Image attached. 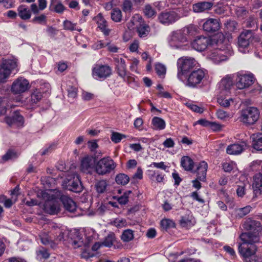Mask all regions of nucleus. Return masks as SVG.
<instances>
[{
  "instance_id": "nucleus-48",
  "label": "nucleus",
  "mask_w": 262,
  "mask_h": 262,
  "mask_svg": "<svg viewBox=\"0 0 262 262\" xmlns=\"http://www.w3.org/2000/svg\"><path fill=\"white\" fill-rule=\"evenodd\" d=\"M252 209L250 206H247L243 208H238L236 210V214L240 217H242L248 214Z\"/></svg>"
},
{
  "instance_id": "nucleus-8",
  "label": "nucleus",
  "mask_w": 262,
  "mask_h": 262,
  "mask_svg": "<svg viewBox=\"0 0 262 262\" xmlns=\"http://www.w3.org/2000/svg\"><path fill=\"white\" fill-rule=\"evenodd\" d=\"M254 32L250 30L243 31L238 37V50L243 53L249 51L250 44L255 39Z\"/></svg>"
},
{
  "instance_id": "nucleus-54",
  "label": "nucleus",
  "mask_w": 262,
  "mask_h": 262,
  "mask_svg": "<svg viewBox=\"0 0 262 262\" xmlns=\"http://www.w3.org/2000/svg\"><path fill=\"white\" fill-rule=\"evenodd\" d=\"M132 193L130 190L126 191L123 194L118 198V202L122 205L126 204L128 201V197Z\"/></svg>"
},
{
  "instance_id": "nucleus-10",
  "label": "nucleus",
  "mask_w": 262,
  "mask_h": 262,
  "mask_svg": "<svg viewBox=\"0 0 262 262\" xmlns=\"http://www.w3.org/2000/svg\"><path fill=\"white\" fill-rule=\"evenodd\" d=\"M116 167L114 161L110 157H104L96 163L95 171L99 175L110 173Z\"/></svg>"
},
{
  "instance_id": "nucleus-47",
  "label": "nucleus",
  "mask_w": 262,
  "mask_h": 262,
  "mask_svg": "<svg viewBox=\"0 0 262 262\" xmlns=\"http://www.w3.org/2000/svg\"><path fill=\"white\" fill-rule=\"evenodd\" d=\"M18 157L17 152L13 150H9L5 155L2 157L3 162H6L9 160H12Z\"/></svg>"
},
{
  "instance_id": "nucleus-61",
  "label": "nucleus",
  "mask_w": 262,
  "mask_h": 262,
  "mask_svg": "<svg viewBox=\"0 0 262 262\" xmlns=\"http://www.w3.org/2000/svg\"><path fill=\"white\" fill-rule=\"evenodd\" d=\"M150 166H153L155 168L161 169L164 170H165L167 168V166L165 164L164 162H161L159 163L152 162Z\"/></svg>"
},
{
  "instance_id": "nucleus-31",
  "label": "nucleus",
  "mask_w": 262,
  "mask_h": 262,
  "mask_svg": "<svg viewBox=\"0 0 262 262\" xmlns=\"http://www.w3.org/2000/svg\"><path fill=\"white\" fill-rule=\"evenodd\" d=\"M189 1L187 2L185 5H180L177 9H174L173 11H175L176 14L178 16V20L181 17L187 16L190 12V9L189 7Z\"/></svg>"
},
{
  "instance_id": "nucleus-58",
  "label": "nucleus",
  "mask_w": 262,
  "mask_h": 262,
  "mask_svg": "<svg viewBox=\"0 0 262 262\" xmlns=\"http://www.w3.org/2000/svg\"><path fill=\"white\" fill-rule=\"evenodd\" d=\"M261 163H262V160H257L253 161L251 165L252 169L253 170L260 171L261 172Z\"/></svg>"
},
{
  "instance_id": "nucleus-22",
  "label": "nucleus",
  "mask_w": 262,
  "mask_h": 262,
  "mask_svg": "<svg viewBox=\"0 0 262 262\" xmlns=\"http://www.w3.org/2000/svg\"><path fill=\"white\" fill-rule=\"evenodd\" d=\"M233 77L231 75H226L219 83V88L221 90V93L226 95L229 93V90L233 85Z\"/></svg>"
},
{
  "instance_id": "nucleus-37",
  "label": "nucleus",
  "mask_w": 262,
  "mask_h": 262,
  "mask_svg": "<svg viewBox=\"0 0 262 262\" xmlns=\"http://www.w3.org/2000/svg\"><path fill=\"white\" fill-rule=\"evenodd\" d=\"M220 93L217 97V102L222 106L227 107H229L231 102H233V99L231 98H227V94Z\"/></svg>"
},
{
  "instance_id": "nucleus-13",
  "label": "nucleus",
  "mask_w": 262,
  "mask_h": 262,
  "mask_svg": "<svg viewBox=\"0 0 262 262\" xmlns=\"http://www.w3.org/2000/svg\"><path fill=\"white\" fill-rule=\"evenodd\" d=\"M207 75V71L202 69L192 71L188 76L186 85L194 88L200 84Z\"/></svg>"
},
{
  "instance_id": "nucleus-9",
  "label": "nucleus",
  "mask_w": 262,
  "mask_h": 262,
  "mask_svg": "<svg viewBox=\"0 0 262 262\" xmlns=\"http://www.w3.org/2000/svg\"><path fill=\"white\" fill-rule=\"evenodd\" d=\"M259 112L255 107H248L242 111L241 121L247 125L254 124L259 119Z\"/></svg>"
},
{
  "instance_id": "nucleus-35",
  "label": "nucleus",
  "mask_w": 262,
  "mask_h": 262,
  "mask_svg": "<svg viewBox=\"0 0 262 262\" xmlns=\"http://www.w3.org/2000/svg\"><path fill=\"white\" fill-rule=\"evenodd\" d=\"M181 165L187 171L191 170L193 167L194 162L188 156H184L182 158Z\"/></svg>"
},
{
  "instance_id": "nucleus-43",
  "label": "nucleus",
  "mask_w": 262,
  "mask_h": 262,
  "mask_svg": "<svg viewBox=\"0 0 262 262\" xmlns=\"http://www.w3.org/2000/svg\"><path fill=\"white\" fill-rule=\"evenodd\" d=\"M144 15L148 18H152L156 15V11L149 4L145 6L143 10Z\"/></svg>"
},
{
  "instance_id": "nucleus-28",
  "label": "nucleus",
  "mask_w": 262,
  "mask_h": 262,
  "mask_svg": "<svg viewBox=\"0 0 262 262\" xmlns=\"http://www.w3.org/2000/svg\"><path fill=\"white\" fill-rule=\"evenodd\" d=\"M213 3L209 2H203L194 4L192 6L193 12L201 13L210 10L213 6Z\"/></svg>"
},
{
  "instance_id": "nucleus-25",
  "label": "nucleus",
  "mask_w": 262,
  "mask_h": 262,
  "mask_svg": "<svg viewBox=\"0 0 262 262\" xmlns=\"http://www.w3.org/2000/svg\"><path fill=\"white\" fill-rule=\"evenodd\" d=\"M95 20L98 24V28L107 36L110 33L111 30L107 28V22L103 17L101 13H99L95 17Z\"/></svg>"
},
{
  "instance_id": "nucleus-30",
  "label": "nucleus",
  "mask_w": 262,
  "mask_h": 262,
  "mask_svg": "<svg viewBox=\"0 0 262 262\" xmlns=\"http://www.w3.org/2000/svg\"><path fill=\"white\" fill-rule=\"evenodd\" d=\"M251 138L252 147L257 150H262V134H253L251 136Z\"/></svg>"
},
{
  "instance_id": "nucleus-46",
  "label": "nucleus",
  "mask_w": 262,
  "mask_h": 262,
  "mask_svg": "<svg viewBox=\"0 0 262 262\" xmlns=\"http://www.w3.org/2000/svg\"><path fill=\"white\" fill-rule=\"evenodd\" d=\"M107 186V184L106 181L101 180L95 184V188L98 193H102L105 191Z\"/></svg>"
},
{
  "instance_id": "nucleus-63",
  "label": "nucleus",
  "mask_w": 262,
  "mask_h": 262,
  "mask_svg": "<svg viewBox=\"0 0 262 262\" xmlns=\"http://www.w3.org/2000/svg\"><path fill=\"white\" fill-rule=\"evenodd\" d=\"M105 47V45L101 40H98L92 45V48L95 50L102 49Z\"/></svg>"
},
{
  "instance_id": "nucleus-34",
  "label": "nucleus",
  "mask_w": 262,
  "mask_h": 262,
  "mask_svg": "<svg viewBox=\"0 0 262 262\" xmlns=\"http://www.w3.org/2000/svg\"><path fill=\"white\" fill-rule=\"evenodd\" d=\"M81 239L78 237L77 234L75 233L74 234H71V236H68L67 238V242L70 244L74 248H77L80 247L82 245V242L81 241Z\"/></svg>"
},
{
  "instance_id": "nucleus-60",
  "label": "nucleus",
  "mask_w": 262,
  "mask_h": 262,
  "mask_svg": "<svg viewBox=\"0 0 262 262\" xmlns=\"http://www.w3.org/2000/svg\"><path fill=\"white\" fill-rule=\"evenodd\" d=\"M132 3L129 0H125L123 3L122 9L124 12L130 11L132 9Z\"/></svg>"
},
{
  "instance_id": "nucleus-40",
  "label": "nucleus",
  "mask_w": 262,
  "mask_h": 262,
  "mask_svg": "<svg viewBox=\"0 0 262 262\" xmlns=\"http://www.w3.org/2000/svg\"><path fill=\"white\" fill-rule=\"evenodd\" d=\"M243 26L246 28H253L255 29H257L256 20L252 16L249 17L243 22Z\"/></svg>"
},
{
  "instance_id": "nucleus-14",
  "label": "nucleus",
  "mask_w": 262,
  "mask_h": 262,
  "mask_svg": "<svg viewBox=\"0 0 262 262\" xmlns=\"http://www.w3.org/2000/svg\"><path fill=\"white\" fill-rule=\"evenodd\" d=\"M66 189L74 192H79L82 190V186L79 176L76 173L69 175L63 184Z\"/></svg>"
},
{
  "instance_id": "nucleus-16",
  "label": "nucleus",
  "mask_w": 262,
  "mask_h": 262,
  "mask_svg": "<svg viewBox=\"0 0 262 262\" xmlns=\"http://www.w3.org/2000/svg\"><path fill=\"white\" fill-rule=\"evenodd\" d=\"M96 159L92 156H86L80 160V170L86 173H91L95 169Z\"/></svg>"
},
{
  "instance_id": "nucleus-52",
  "label": "nucleus",
  "mask_w": 262,
  "mask_h": 262,
  "mask_svg": "<svg viewBox=\"0 0 262 262\" xmlns=\"http://www.w3.org/2000/svg\"><path fill=\"white\" fill-rule=\"evenodd\" d=\"M111 224L117 228H122L125 227L127 223L125 219L118 217L115 219Z\"/></svg>"
},
{
  "instance_id": "nucleus-51",
  "label": "nucleus",
  "mask_w": 262,
  "mask_h": 262,
  "mask_svg": "<svg viewBox=\"0 0 262 262\" xmlns=\"http://www.w3.org/2000/svg\"><path fill=\"white\" fill-rule=\"evenodd\" d=\"M125 137L126 136L123 134L114 132L112 133L111 139L115 143H119L122 139Z\"/></svg>"
},
{
  "instance_id": "nucleus-27",
  "label": "nucleus",
  "mask_w": 262,
  "mask_h": 262,
  "mask_svg": "<svg viewBox=\"0 0 262 262\" xmlns=\"http://www.w3.org/2000/svg\"><path fill=\"white\" fill-rule=\"evenodd\" d=\"M207 168V163L204 161L200 162L197 165L196 172L198 179L200 181H204L205 180Z\"/></svg>"
},
{
  "instance_id": "nucleus-17",
  "label": "nucleus",
  "mask_w": 262,
  "mask_h": 262,
  "mask_svg": "<svg viewBox=\"0 0 262 262\" xmlns=\"http://www.w3.org/2000/svg\"><path fill=\"white\" fill-rule=\"evenodd\" d=\"M29 84L27 79L23 77L18 78L13 82L11 91L14 94H20L28 90Z\"/></svg>"
},
{
  "instance_id": "nucleus-21",
  "label": "nucleus",
  "mask_w": 262,
  "mask_h": 262,
  "mask_svg": "<svg viewBox=\"0 0 262 262\" xmlns=\"http://www.w3.org/2000/svg\"><path fill=\"white\" fill-rule=\"evenodd\" d=\"M115 70L118 76L125 81L126 76V67L124 59L122 58H115Z\"/></svg>"
},
{
  "instance_id": "nucleus-24",
  "label": "nucleus",
  "mask_w": 262,
  "mask_h": 262,
  "mask_svg": "<svg viewBox=\"0 0 262 262\" xmlns=\"http://www.w3.org/2000/svg\"><path fill=\"white\" fill-rule=\"evenodd\" d=\"M5 121L10 126L16 125L20 126L24 123V118L19 112H15L12 117H6Z\"/></svg>"
},
{
  "instance_id": "nucleus-53",
  "label": "nucleus",
  "mask_w": 262,
  "mask_h": 262,
  "mask_svg": "<svg viewBox=\"0 0 262 262\" xmlns=\"http://www.w3.org/2000/svg\"><path fill=\"white\" fill-rule=\"evenodd\" d=\"M139 64V60L138 59L136 58H132L130 59V64L129 66L130 70L133 72L139 74L140 72L138 69Z\"/></svg>"
},
{
  "instance_id": "nucleus-55",
  "label": "nucleus",
  "mask_w": 262,
  "mask_h": 262,
  "mask_svg": "<svg viewBox=\"0 0 262 262\" xmlns=\"http://www.w3.org/2000/svg\"><path fill=\"white\" fill-rule=\"evenodd\" d=\"M156 71L157 74L159 76L163 75L166 73L165 67L161 63H158L156 64Z\"/></svg>"
},
{
  "instance_id": "nucleus-62",
  "label": "nucleus",
  "mask_w": 262,
  "mask_h": 262,
  "mask_svg": "<svg viewBox=\"0 0 262 262\" xmlns=\"http://www.w3.org/2000/svg\"><path fill=\"white\" fill-rule=\"evenodd\" d=\"M236 193L237 195L239 197H243L245 194V185L244 184L238 186V188L236 189Z\"/></svg>"
},
{
  "instance_id": "nucleus-64",
  "label": "nucleus",
  "mask_w": 262,
  "mask_h": 262,
  "mask_svg": "<svg viewBox=\"0 0 262 262\" xmlns=\"http://www.w3.org/2000/svg\"><path fill=\"white\" fill-rule=\"evenodd\" d=\"M139 46V41L134 40L129 46V49L130 52H135L138 51Z\"/></svg>"
},
{
  "instance_id": "nucleus-33",
  "label": "nucleus",
  "mask_w": 262,
  "mask_h": 262,
  "mask_svg": "<svg viewBox=\"0 0 262 262\" xmlns=\"http://www.w3.org/2000/svg\"><path fill=\"white\" fill-rule=\"evenodd\" d=\"M19 16L24 20L28 19L31 17V12L25 5H21L17 9Z\"/></svg>"
},
{
  "instance_id": "nucleus-38",
  "label": "nucleus",
  "mask_w": 262,
  "mask_h": 262,
  "mask_svg": "<svg viewBox=\"0 0 262 262\" xmlns=\"http://www.w3.org/2000/svg\"><path fill=\"white\" fill-rule=\"evenodd\" d=\"M111 17L114 22H120L122 17L121 11L117 8L113 9L111 13Z\"/></svg>"
},
{
  "instance_id": "nucleus-59",
  "label": "nucleus",
  "mask_w": 262,
  "mask_h": 262,
  "mask_svg": "<svg viewBox=\"0 0 262 262\" xmlns=\"http://www.w3.org/2000/svg\"><path fill=\"white\" fill-rule=\"evenodd\" d=\"M217 118L220 119H225L229 117V114L222 110H219L216 113Z\"/></svg>"
},
{
  "instance_id": "nucleus-12",
  "label": "nucleus",
  "mask_w": 262,
  "mask_h": 262,
  "mask_svg": "<svg viewBox=\"0 0 262 262\" xmlns=\"http://www.w3.org/2000/svg\"><path fill=\"white\" fill-rule=\"evenodd\" d=\"M50 233L53 236L54 244L67 241L69 235V231L66 227L57 225L52 226Z\"/></svg>"
},
{
  "instance_id": "nucleus-42",
  "label": "nucleus",
  "mask_w": 262,
  "mask_h": 262,
  "mask_svg": "<svg viewBox=\"0 0 262 262\" xmlns=\"http://www.w3.org/2000/svg\"><path fill=\"white\" fill-rule=\"evenodd\" d=\"M50 254L48 250L45 248L41 247L36 251L37 259L41 260L47 259L49 257Z\"/></svg>"
},
{
  "instance_id": "nucleus-3",
  "label": "nucleus",
  "mask_w": 262,
  "mask_h": 262,
  "mask_svg": "<svg viewBox=\"0 0 262 262\" xmlns=\"http://www.w3.org/2000/svg\"><path fill=\"white\" fill-rule=\"evenodd\" d=\"M225 41V36L219 33L213 36H199L196 37L192 42L191 46L194 50L202 52L207 48L219 46Z\"/></svg>"
},
{
  "instance_id": "nucleus-49",
  "label": "nucleus",
  "mask_w": 262,
  "mask_h": 262,
  "mask_svg": "<svg viewBox=\"0 0 262 262\" xmlns=\"http://www.w3.org/2000/svg\"><path fill=\"white\" fill-rule=\"evenodd\" d=\"M115 240V235L113 233L109 234L102 242L103 246L110 247L113 245V243Z\"/></svg>"
},
{
  "instance_id": "nucleus-44",
  "label": "nucleus",
  "mask_w": 262,
  "mask_h": 262,
  "mask_svg": "<svg viewBox=\"0 0 262 262\" xmlns=\"http://www.w3.org/2000/svg\"><path fill=\"white\" fill-rule=\"evenodd\" d=\"M134 238V232L130 229L124 230L121 235V239L125 242H128Z\"/></svg>"
},
{
  "instance_id": "nucleus-20",
  "label": "nucleus",
  "mask_w": 262,
  "mask_h": 262,
  "mask_svg": "<svg viewBox=\"0 0 262 262\" xmlns=\"http://www.w3.org/2000/svg\"><path fill=\"white\" fill-rule=\"evenodd\" d=\"M42 98L41 93L38 90H34L30 97L27 98L25 105L28 109L34 108Z\"/></svg>"
},
{
  "instance_id": "nucleus-4",
  "label": "nucleus",
  "mask_w": 262,
  "mask_h": 262,
  "mask_svg": "<svg viewBox=\"0 0 262 262\" xmlns=\"http://www.w3.org/2000/svg\"><path fill=\"white\" fill-rule=\"evenodd\" d=\"M196 34V29L192 26L184 27L172 32L169 39L171 47L179 48L181 43L186 42L189 39Z\"/></svg>"
},
{
  "instance_id": "nucleus-56",
  "label": "nucleus",
  "mask_w": 262,
  "mask_h": 262,
  "mask_svg": "<svg viewBox=\"0 0 262 262\" xmlns=\"http://www.w3.org/2000/svg\"><path fill=\"white\" fill-rule=\"evenodd\" d=\"M55 146L56 145L55 144H52L48 147L42 149L40 151V155L43 156L49 154L55 149Z\"/></svg>"
},
{
  "instance_id": "nucleus-23",
  "label": "nucleus",
  "mask_w": 262,
  "mask_h": 262,
  "mask_svg": "<svg viewBox=\"0 0 262 262\" xmlns=\"http://www.w3.org/2000/svg\"><path fill=\"white\" fill-rule=\"evenodd\" d=\"M220 28V24L217 19H207L203 25V30L208 32H215L219 30Z\"/></svg>"
},
{
  "instance_id": "nucleus-5",
  "label": "nucleus",
  "mask_w": 262,
  "mask_h": 262,
  "mask_svg": "<svg viewBox=\"0 0 262 262\" xmlns=\"http://www.w3.org/2000/svg\"><path fill=\"white\" fill-rule=\"evenodd\" d=\"M17 59L14 57L3 59L0 68V82H5L13 71L17 72Z\"/></svg>"
},
{
  "instance_id": "nucleus-41",
  "label": "nucleus",
  "mask_w": 262,
  "mask_h": 262,
  "mask_svg": "<svg viewBox=\"0 0 262 262\" xmlns=\"http://www.w3.org/2000/svg\"><path fill=\"white\" fill-rule=\"evenodd\" d=\"M115 180L117 184L125 185L129 182V178L126 174L120 173L117 175Z\"/></svg>"
},
{
  "instance_id": "nucleus-36",
  "label": "nucleus",
  "mask_w": 262,
  "mask_h": 262,
  "mask_svg": "<svg viewBox=\"0 0 262 262\" xmlns=\"http://www.w3.org/2000/svg\"><path fill=\"white\" fill-rule=\"evenodd\" d=\"M40 238L41 243L45 245H50L52 247H53L54 242L53 238L50 232L49 233L43 232L40 235Z\"/></svg>"
},
{
  "instance_id": "nucleus-7",
  "label": "nucleus",
  "mask_w": 262,
  "mask_h": 262,
  "mask_svg": "<svg viewBox=\"0 0 262 262\" xmlns=\"http://www.w3.org/2000/svg\"><path fill=\"white\" fill-rule=\"evenodd\" d=\"M196 63L195 59L189 57H182L177 61V77L182 80V76L193 69Z\"/></svg>"
},
{
  "instance_id": "nucleus-29",
  "label": "nucleus",
  "mask_w": 262,
  "mask_h": 262,
  "mask_svg": "<svg viewBox=\"0 0 262 262\" xmlns=\"http://www.w3.org/2000/svg\"><path fill=\"white\" fill-rule=\"evenodd\" d=\"M252 187L255 193H262V173L259 172L253 177Z\"/></svg>"
},
{
  "instance_id": "nucleus-2",
  "label": "nucleus",
  "mask_w": 262,
  "mask_h": 262,
  "mask_svg": "<svg viewBox=\"0 0 262 262\" xmlns=\"http://www.w3.org/2000/svg\"><path fill=\"white\" fill-rule=\"evenodd\" d=\"M244 227L249 231L242 233L239 236L243 243L238 244V252L247 258L256 253L257 248L253 244L259 241L261 226L259 222L249 219L245 222Z\"/></svg>"
},
{
  "instance_id": "nucleus-15",
  "label": "nucleus",
  "mask_w": 262,
  "mask_h": 262,
  "mask_svg": "<svg viewBox=\"0 0 262 262\" xmlns=\"http://www.w3.org/2000/svg\"><path fill=\"white\" fill-rule=\"evenodd\" d=\"M112 73V68L106 64H95L92 69V76L97 80H104Z\"/></svg>"
},
{
  "instance_id": "nucleus-45",
  "label": "nucleus",
  "mask_w": 262,
  "mask_h": 262,
  "mask_svg": "<svg viewBox=\"0 0 262 262\" xmlns=\"http://www.w3.org/2000/svg\"><path fill=\"white\" fill-rule=\"evenodd\" d=\"M160 226L162 230H167L174 227V223L171 220L165 219L161 220Z\"/></svg>"
},
{
  "instance_id": "nucleus-11",
  "label": "nucleus",
  "mask_w": 262,
  "mask_h": 262,
  "mask_svg": "<svg viewBox=\"0 0 262 262\" xmlns=\"http://www.w3.org/2000/svg\"><path fill=\"white\" fill-rule=\"evenodd\" d=\"M131 23L136 27V31L140 38H145L150 32V27L146 24L141 16L135 14L133 17Z\"/></svg>"
},
{
  "instance_id": "nucleus-18",
  "label": "nucleus",
  "mask_w": 262,
  "mask_h": 262,
  "mask_svg": "<svg viewBox=\"0 0 262 262\" xmlns=\"http://www.w3.org/2000/svg\"><path fill=\"white\" fill-rule=\"evenodd\" d=\"M159 23L164 25H169L178 20V16L173 10L165 11L160 13L158 16Z\"/></svg>"
},
{
  "instance_id": "nucleus-6",
  "label": "nucleus",
  "mask_w": 262,
  "mask_h": 262,
  "mask_svg": "<svg viewBox=\"0 0 262 262\" xmlns=\"http://www.w3.org/2000/svg\"><path fill=\"white\" fill-rule=\"evenodd\" d=\"M219 46H215L216 49L208 55V58L214 63H219L228 59L233 54V51L230 45H228L226 49H219Z\"/></svg>"
},
{
  "instance_id": "nucleus-26",
  "label": "nucleus",
  "mask_w": 262,
  "mask_h": 262,
  "mask_svg": "<svg viewBox=\"0 0 262 262\" xmlns=\"http://www.w3.org/2000/svg\"><path fill=\"white\" fill-rule=\"evenodd\" d=\"M246 143H234L228 145L226 148V152L228 154L237 155L241 154L244 150Z\"/></svg>"
},
{
  "instance_id": "nucleus-57",
  "label": "nucleus",
  "mask_w": 262,
  "mask_h": 262,
  "mask_svg": "<svg viewBox=\"0 0 262 262\" xmlns=\"http://www.w3.org/2000/svg\"><path fill=\"white\" fill-rule=\"evenodd\" d=\"M223 126L215 122H210L209 128L213 132H219L222 129Z\"/></svg>"
},
{
  "instance_id": "nucleus-50",
  "label": "nucleus",
  "mask_w": 262,
  "mask_h": 262,
  "mask_svg": "<svg viewBox=\"0 0 262 262\" xmlns=\"http://www.w3.org/2000/svg\"><path fill=\"white\" fill-rule=\"evenodd\" d=\"M32 21L34 23L46 25L47 21V16L45 14H42L34 17L32 19Z\"/></svg>"
},
{
  "instance_id": "nucleus-32",
  "label": "nucleus",
  "mask_w": 262,
  "mask_h": 262,
  "mask_svg": "<svg viewBox=\"0 0 262 262\" xmlns=\"http://www.w3.org/2000/svg\"><path fill=\"white\" fill-rule=\"evenodd\" d=\"M152 128L155 130H161L166 127L165 121L158 117H154L151 120Z\"/></svg>"
},
{
  "instance_id": "nucleus-19",
  "label": "nucleus",
  "mask_w": 262,
  "mask_h": 262,
  "mask_svg": "<svg viewBox=\"0 0 262 262\" xmlns=\"http://www.w3.org/2000/svg\"><path fill=\"white\" fill-rule=\"evenodd\" d=\"M254 81L253 75L250 74H237L236 79V86L240 90L245 89L251 85Z\"/></svg>"
},
{
  "instance_id": "nucleus-1",
  "label": "nucleus",
  "mask_w": 262,
  "mask_h": 262,
  "mask_svg": "<svg viewBox=\"0 0 262 262\" xmlns=\"http://www.w3.org/2000/svg\"><path fill=\"white\" fill-rule=\"evenodd\" d=\"M37 196L42 199L45 211L50 214H57L60 210L59 201L62 202L64 207L70 212L75 211V203L62 192L57 189H50L38 192Z\"/></svg>"
},
{
  "instance_id": "nucleus-39",
  "label": "nucleus",
  "mask_w": 262,
  "mask_h": 262,
  "mask_svg": "<svg viewBox=\"0 0 262 262\" xmlns=\"http://www.w3.org/2000/svg\"><path fill=\"white\" fill-rule=\"evenodd\" d=\"M63 25L64 29L67 30H70L71 31H77L78 32H80L82 30L81 28L77 27L76 24L73 23L72 21L68 20H64Z\"/></svg>"
}]
</instances>
